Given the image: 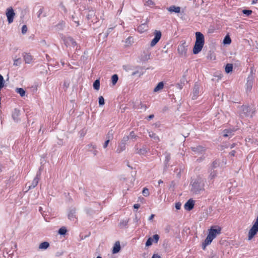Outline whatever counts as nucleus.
<instances>
[{"label":"nucleus","instance_id":"obj_1","mask_svg":"<svg viewBox=\"0 0 258 258\" xmlns=\"http://www.w3.org/2000/svg\"><path fill=\"white\" fill-rule=\"evenodd\" d=\"M222 228L219 226H212L205 241L202 243V248L205 250L206 246L210 244L217 235L221 232Z\"/></svg>","mask_w":258,"mask_h":258},{"label":"nucleus","instance_id":"obj_2","mask_svg":"<svg viewBox=\"0 0 258 258\" xmlns=\"http://www.w3.org/2000/svg\"><path fill=\"white\" fill-rule=\"evenodd\" d=\"M196 42L193 48V53L195 54L199 53L203 49L205 44L204 35L200 32L196 33Z\"/></svg>","mask_w":258,"mask_h":258},{"label":"nucleus","instance_id":"obj_3","mask_svg":"<svg viewBox=\"0 0 258 258\" xmlns=\"http://www.w3.org/2000/svg\"><path fill=\"white\" fill-rule=\"evenodd\" d=\"M154 34L155 37L151 41L150 43V45L151 47L154 46L158 42V41L161 39L162 36L161 32L158 30H155L154 32Z\"/></svg>","mask_w":258,"mask_h":258},{"label":"nucleus","instance_id":"obj_4","mask_svg":"<svg viewBox=\"0 0 258 258\" xmlns=\"http://www.w3.org/2000/svg\"><path fill=\"white\" fill-rule=\"evenodd\" d=\"M15 14L12 8L10 7L7 9L6 11V16L8 18L9 23H12L13 22Z\"/></svg>","mask_w":258,"mask_h":258},{"label":"nucleus","instance_id":"obj_5","mask_svg":"<svg viewBox=\"0 0 258 258\" xmlns=\"http://www.w3.org/2000/svg\"><path fill=\"white\" fill-rule=\"evenodd\" d=\"M187 47L184 44H182L178 46L177 51L178 53L181 56H185L187 53Z\"/></svg>","mask_w":258,"mask_h":258},{"label":"nucleus","instance_id":"obj_6","mask_svg":"<svg viewBox=\"0 0 258 258\" xmlns=\"http://www.w3.org/2000/svg\"><path fill=\"white\" fill-rule=\"evenodd\" d=\"M64 42L67 46H71L74 47L77 45L76 42L71 37L66 38L64 39Z\"/></svg>","mask_w":258,"mask_h":258},{"label":"nucleus","instance_id":"obj_7","mask_svg":"<svg viewBox=\"0 0 258 258\" xmlns=\"http://www.w3.org/2000/svg\"><path fill=\"white\" fill-rule=\"evenodd\" d=\"M194 205L195 201L192 199H189L184 204V208L186 210L189 211L194 208Z\"/></svg>","mask_w":258,"mask_h":258},{"label":"nucleus","instance_id":"obj_8","mask_svg":"<svg viewBox=\"0 0 258 258\" xmlns=\"http://www.w3.org/2000/svg\"><path fill=\"white\" fill-rule=\"evenodd\" d=\"M24 60L26 63H30L32 62L33 57L30 53L24 52L23 53Z\"/></svg>","mask_w":258,"mask_h":258},{"label":"nucleus","instance_id":"obj_9","mask_svg":"<svg viewBox=\"0 0 258 258\" xmlns=\"http://www.w3.org/2000/svg\"><path fill=\"white\" fill-rule=\"evenodd\" d=\"M20 114V111L19 109H15L12 112V117L14 121H18L19 120V117Z\"/></svg>","mask_w":258,"mask_h":258},{"label":"nucleus","instance_id":"obj_10","mask_svg":"<svg viewBox=\"0 0 258 258\" xmlns=\"http://www.w3.org/2000/svg\"><path fill=\"white\" fill-rule=\"evenodd\" d=\"M120 250V245L119 241H116L112 249V253H116Z\"/></svg>","mask_w":258,"mask_h":258},{"label":"nucleus","instance_id":"obj_11","mask_svg":"<svg viewBox=\"0 0 258 258\" xmlns=\"http://www.w3.org/2000/svg\"><path fill=\"white\" fill-rule=\"evenodd\" d=\"M167 10L169 12L171 13L174 12L175 13H179L180 12V8L179 7H176L175 6H171L170 7L168 8Z\"/></svg>","mask_w":258,"mask_h":258},{"label":"nucleus","instance_id":"obj_12","mask_svg":"<svg viewBox=\"0 0 258 258\" xmlns=\"http://www.w3.org/2000/svg\"><path fill=\"white\" fill-rule=\"evenodd\" d=\"M125 143H121L118 146V147L116 149V152L118 153H120L121 152H122L123 151H124L125 150Z\"/></svg>","mask_w":258,"mask_h":258},{"label":"nucleus","instance_id":"obj_13","mask_svg":"<svg viewBox=\"0 0 258 258\" xmlns=\"http://www.w3.org/2000/svg\"><path fill=\"white\" fill-rule=\"evenodd\" d=\"M148 133L150 137L154 140L156 142H159L160 141L159 138L153 132L149 131Z\"/></svg>","mask_w":258,"mask_h":258},{"label":"nucleus","instance_id":"obj_14","mask_svg":"<svg viewBox=\"0 0 258 258\" xmlns=\"http://www.w3.org/2000/svg\"><path fill=\"white\" fill-rule=\"evenodd\" d=\"M164 87V83L163 82H159L157 86L154 88V91L156 92H158L161 90H162L163 88Z\"/></svg>","mask_w":258,"mask_h":258},{"label":"nucleus","instance_id":"obj_15","mask_svg":"<svg viewBox=\"0 0 258 258\" xmlns=\"http://www.w3.org/2000/svg\"><path fill=\"white\" fill-rule=\"evenodd\" d=\"M49 246V244L48 242L45 241L41 243L39 246V249H47Z\"/></svg>","mask_w":258,"mask_h":258},{"label":"nucleus","instance_id":"obj_16","mask_svg":"<svg viewBox=\"0 0 258 258\" xmlns=\"http://www.w3.org/2000/svg\"><path fill=\"white\" fill-rule=\"evenodd\" d=\"M233 65L231 63H228L225 67V72L227 73H229L232 71Z\"/></svg>","mask_w":258,"mask_h":258},{"label":"nucleus","instance_id":"obj_17","mask_svg":"<svg viewBox=\"0 0 258 258\" xmlns=\"http://www.w3.org/2000/svg\"><path fill=\"white\" fill-rule=\"evenodd\" d=\"M38 181H39V178L38 177L34 178V179H33V180L32 182V184L30 186H29V188H34L35 186H36L38 183Z\"/></svg>","mask_w":258,"mask_h":258},{"label":"nucleus","instance_id":"obj_18","mask_svg":"<svg viewBox=\"0 0 258 258\" xmlns=\"http://www.w3.org/2000/svg\"><path fill=\"white\" fill-rule=\"evenodd\" d=\"M16 91L17 93H19L21 97H23L25 95L26 92L23 88H17Z\"/></svg>","mask_w":258,"mask_h":258},{"label":"nucleus","instance_id":"obj_19","mask_svg":"<svg viewBox=\"0 0 258 258\" xmlns=\"http://www.w3.org/2000/svg\"><path fill=\"white\" fill-rule=\"evenodd\" d=\"M118 80V76L116 74L113 75L111 77V82L113 85H114L117 83Z\"/></svg>","mask_w":258,"mask_h":258},{"label":"nucleus","instance_id":"obj_20","mask_svg":"<svg viewBox=\"0 0 258 258\" xmlns=\"http://www.w3.org/2000/svg\"><path fill=\"white\" fill-rule=\"evenodd\" d=\"M93 88L96 90H98L100 88V81L99 80H96L93 83Z\"/></svg>","mask_w":258,"mask_h":258},{"label":"nucleus","instance_id":"obj_21","mask_svg":"<svg viewBox=\"0 0 258 258\" xmlns=\"http://www.w3.org/2000/svg\"><path fill=\"white\" fill-rule=\"evenodd\" d=\"M217 176V172L216 171H211L210 172L209 178L211 180L214 179Z\"/></svg>","mask_w":258,"mask_h":258},{"label":"nucleus","instance_id":"obj_22","mask_svg":"<svg viewBox=\"0 0 258 258\" xmlns=\"http://www.w3.org/2000/svg\"><path fill=\"white\" fill-rule=\"evenodd\" d=\"M231 42V38H230V37H229V36H225V37L224 38V40H223V43H224V44H230Z\"/></svg>","mask_w":258,"mask_h":258},{"label":"nucleus","instance_id":"obj_23","mask_svg":"<svg viewBox=\"0 0 258 258\" xmlns=\"http://www.w3.org/2000/svg\"><path fill=\"white\" fill-rule=\"evenodd\" d=\"M142 194L145 197H148L150 195V192H149V189L145 187V188H144V189L142 191Z\"/></svg>","mask_w":258,"mask_h":258},{"label":"nucleus","instance_id":"obj_24","mask_svg":"<svg viewBox=\"0 0 258 258\" xmlns=\"http://www.w3.org/2000/svg\"><path fill=\"white\" fill-rule=\"evenodd\" d=\"M67 232V229L65 227H61L58 230V233L60 235H64Z\"/></svg>","mask_w":258,"mask_h":258},{"label":"nucleus","instance_id":"obj_25","mask_svg":"<svg viewBox=\"0 0 258 258\" xmlns=\"http://www.w3.org/2000/svg\"><path fill=\"white\" fill-rule=\"evenodd\" d=\"M129 138L132 139L136 140L137 139V136L136 135L134 131H132L130 134Z\"/></svg>","mask_w":258,"mask_h":258},{"label":"nucleus","instance_id":"obj_26","mask_svg":"<svg viewBox=\"0 0 258 258\" xmlns=\"http://www.w3.org/2000/svg\"><path fill=\"white\" fill-rule=\"evenodd\" d=\"M99 104L100 106L104 104V99L102 96L99 97Z\"/></svg>","mask_w":258,"mask_h":258},{"label":"nucleus","instance_id":"obj_27","mask_svg":"<svg viewBox=\"0 0 258 258\" xmlns=\"http://www.w3.org/2000/svg\"><path fill=\"white\" fill-rule=\"evenodd\" d=\"M153 240L152 239V238L150 237L148 239L146 243V245L147 246H149L152 244Z\"/></svg>","mask_w":258,"mask_h":258},{"label":"nucleus","instance_id":"obj_28","mask_svg":"<svg viewBox=\"0 0 258 258\" xmlns=\"http://www.w3.org/2000/svg\"><path fill=\"white\" fill-rule=\"evenodd\" d=\"M20 63H21V58H20L16 59L14 60V66H17L18 65H20Z\"/></svg>","mask_w":258,"mask_h":258},{"label":"nucleus","instance_id":"obj_29","mask_svg":"<svg viewBox=\"0 0 258 258\" xmlns=\"http://www.w3.org/2000/svg\"><path fill=\"white\" fill-rule=\"evenodd\" d=\"M252 12L251 10H243L242 11L243 14H245V15H246L247 16L250 15V14H251Z\"/></svg>","mask_w":258,"mask_h":258},{"label":"nucleus","instance_id":"obj_30","mask_svg":"<svg viewBox=\"0 0 258 258\" xmlns=\"http://www.w3.org/2000/svg\"><path fill=\"white\" fill-rule=\"evenodd\" d=\"M153 240L154 241V242L155 243H157L159 239V236L157 234H155L153 235Z\"/></svg>","mask_w":258,"mask_h":258},{"label":"nucleus","instance_id":"obj_31","mask_svg":"<svg viewBox=\"0 0 258 258\" xmlns=\"http://www.w3.org/2000/svg\"><path fill=\"white\" fill-rule=\"evenodd\" d=\"M27 31V27L26 25H23L22 28V33L25 34Z\"/></svg>","mask_w":258,"mask_h":258},{"label":"nucleus","instance_id":"obj_32","mask_svg":"<svg viewBox=\"0 0 258 258\" xmlns=\"http://www.w3.org/2000/svg\"><path fill=\"white\" fill-rule=\"evenodd\" d=\"M146 5L147 6H153L154 3L152 0H148L146 2Z\"/></svg>","mask_w":258,"mask_h":258},{"label":"nucleus","instance_id":"obj_33","mask_svg":"<svg viewBox=\"0 0 258 258\" xmlns=\"http://www.w3.org/2000/svg\"><path fill=\"white\" fill-rule=\"evenodd\" d=\"M129 138V136H124L123 138L121 143H124L125 144V142L128 140Z\"/></svg>","mask_w":258,"mask_h":258},{"label":"nucleus","instance_id":"obj_34","mask_svg":"<svg viewBox=\"0 0 258 258\" xmlns=\"http://www.w3.org/2000/svg\"><path fill=\"white\" fill-rule=\"evenodd\" d=\"M181 204L180 203H179V202L176 203L175 204V208L177 210H179L180 209V208H181Z\"/></svg>","mask_w":258,"mask_h":258},{"label":"nucleus","instance_id":"obj_35","mask_svg":"<svg viewBox=\"0 0 258 258\" xmlns=\"http://www.w3.org/2000/svg\"><path fill=\"white\" fill-rule=\"evenodd\" d=\"M109 141H110L109 139H108L107 140H106L105 142V143H104V144L103 145V148H106L108 146V143H109Z\"/></svg>","mask_w":258,"mask_h":258},{"label":"nucleus","instance_id":"obj_36","mask_svg":"<svg viewBox=\"0 0 258 258\" xmlns=\"http://www.w3.org/2000/svg\"><path fill=\"white\" fill-rule=\"evenodd\" d=\"M152 258H161L160 256L159 255H158V254H154L152 256Z\"/></svg>","mask_w":258,"mask_h":258},{"label":"nucleus","instance_id":"obj_37","mask_svg":"<svg viewBox=\"0 0 258 258\" xmlns=\"http://www.w3.org/2000/svg\"><path fill=\"white\" fill-rule=\"evenodd\" d=\"M140 207V205L138 204H136L134 205V208L135 209H139Z\"/></svg>","mask_w":258,"mask_h":258},{"label":"nucleus","instance_id":"obj_38","mask_svg":"<svg viewBox=\"0 0 258 258\" xmlns=\"http://www.w3.org/2000/svg\"><path fill=\"white\" fill-rule=\"evenodd\" d=\"M236 153V152L234 150H232L230 152V154L231 156H234Z\"/></svg>","mask_w":258,"mask_h":258},{"label":"nucleus","instance_id":"obj_39","mask_svg":"<svg viewBox=\"0 0 258 258\" xmlns=\"http://www.w3.org/2000/svg\"><path fill=\"white\" fill-rule=\"evenodd\" d=\"M69 218L71 220H73L74 219V216H73V215L72 214H70L69 215Z\"/></svg>","mask_w":258,"mask_h":258},{"label":"nucleus","instance_id":"obj_40","mask_svg":"<svg viewBox=\"0 0 258 258\" xmlns=\"http://www.w3.org/2000/svg\"><path fill=\"white\" fill-rule=\"evenodd\" d=\"M154 115L153 114H151V115H150L149 116H148V120H150L151 119H152L153 117H154Z\"/></svg>","mask_w":258,"mask_h":258},{"label":"nucleus","instance_id":"obj_41","mask_svg":"<svg viewBox=\"0 0 258 258\" xmlns=\"http://www.w3.org/2000/svg\"><path fill=\"white\" fill-rule=\"evenodd\" d=\"M224 132H226V134H224L223 136L225 137H226L228 136L227 133H229V132H228V131H227V130H225Z\"/></svg>","mask_w":258,"mask_h":258},{"label":"nucleus","instance_id":"obj_42","mask_svg":"<svg viewBox=\"0 0 258 258\" xmlns=\"http://www.w3.org/2000/svg\"><path fill=\"white\" fill-rule=\"evenodd\" d=\"M154 217V214H152L150 217H149V220H151Z\"/></svg>","mask_w":258,"mask_h":258},{"label":"nucleus","instance_id":"obj_43","mask_svg":"<svg viewBox=\"0 0 258 258\" xmlns=\"http://www.w3.org/2000/svg\"><path fill=\"white\" fill-rule=\"evenodd\" d=\"M163 183V181L161 180V179H160L159 181H158V184H160L161 183Z\"/></svg>","mask_w":258,"mask_h":258},{"label":"nucleus","instance_id":"obj_44","mask_svg":"<svg viewBox=\"0 0 258 258\" xmlns=\"http://www.w3.org/2000/svg\"><path fill=\"white\" fill-rule=\"evenodd\" d=\"M75 22L77 24V26H78L79 25V21H75Z\"/></svg>","mask_w":258,"mask_h":258},{"label":"nucleus","instance_id":"obj_45","mask_svg":"<svg viewBox=\"0 0 258 258\" xmlns=\"http://www.w3.org/2000/svg\"><path fill=\"white\" fill-rule=\"evenodd\" d=\"M2 171V165L0 164V172Z\"/></svg>","mask_w":258,"mask_h":258},{"label":"nucleus","instance_id":"obj_46","mask_svg":"<svg viewBox=\"0 0 258 258\" xmlns=\"http://www.w3.org/2000/svg\"><path fill=\"white\" fill-rule=\"evenodd\" d=\"M62 8H63V10L66 11V8L64 7V6H62Z\"/></svg>","mask_w":258,"mask_h":258},{"label":"nucleus","instance_id":"obj_47","mask_svg":"<svg viewBox=\"0 0 258 258\" xmlns=\"http://www.w3.org/2000/svg\"><path fill=\"white\" fill-rule=\"evenodd\" d=\"M257 0H255V1H253V2H252V4H254L256 2Z\"/></svg>","mask_w":258,"mask_h":258},{"label":"nucleus","instance_id":"obj_48","mask_svg":"<svg viewBox=\"0 0 258 258\" xmlns=\"http://www.w3.org/2000/svg\"><path fill=\"white\" fill-rule=\"evenodd\" d=\"M245 109H246V110H248V107H245Z\"/></svg>","mask_w":258,"mask_h":258},{"label":"nucleus","instance_id":"obj_49","mask_svg":"<svg viewBox=\"0 0 258 258\" xmlns=\"http://www.w3.org/2000/svg\"><path fill=\"white\" fill-rule=\"evenodd\" d=\"M96 258H102V257L100 256H98Z\"/></svg>","mask_w":258,"mask_h":258},{"label":"nucleus","instance_id":"obj_50","mask_svg":"<svg viewBox=\"0 0 258 258\" xmlns=\"http://www.w3.org/2000/svg\"><path fill=\"white\" fill-rule=\"evenodd\" d=\"M121 224H122V223H120V226H121Z\"/></svg>","mask_w":258,"mask_h":258}]
</instances>
